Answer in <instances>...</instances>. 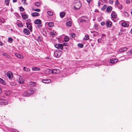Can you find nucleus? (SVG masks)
Masks as SVG:
<instances>
[{"mask_svg": "<svg viewBox=\"0 0 132 132\" xmlns=\"http://www.w3.org/2000/svg\"><path fill=\"white\" fill-rule=\"evenodd\" d=\"M35 92L34 89L30 88L26 91L22 93V95L24 96H29Z\"/></svg>", "mask_w": 132, "mask_h": 132, "instance_id": "obj_1", "label": "nucleus"}, {"mask_svg": "<svg viewBox=\"0 0 132 132\" xmlns=\"http://www.w3.org/2000/svg\"><path fill=\"white\" fill-rule=\"evenodd\" d=\"M74 8L75 10L79 9L81 6V3L79 0L74 3Z\"/></svg>", "mask_w": 132, "mask_h": 132, "instance_id": "obj_2", "label": "nucleus"}, {"mask_svg": "<svg viewBox=\"0 0 132 132\" xmlns=\"http://www.w3.org/2000/svg\"><path fill=\"white\" fill-rule=\"evenodd\" d=\"M62 52L60 50H56L54 52V55L56 57L58 58L60 56Z\"/></svg>", "mask_w": 132, "mask_h": 132, "instance_id": "obj_3", "label": "nucleus"}, {"mask_svg": "<svg viewBox=\"0 0 132 132\" xmlns=\"http://www.w3.org/2000/svg\"><path fill=\"white\" fill-rule=\"evenodd\" d=\"M17 81L20 84H23L24 82V80L23 79L22 77L19 75L18 77Z\"/></svg>", "mask_w": 132, "mask_h": 132, "instance_id": "obj_4", "label": "nucleus"}, {"mask_svg": "<svg viewBox=\"0 0 132 132\" xmlns=\"http://www.w3.org/2000/svg\"><path fill=\"white\" fill-rule=\"evenodd\" d=\"M79 20L80 22L82 23L87 21L88 18L85 16H83L79 18Z\"/></svg>", "mask_w": 132, "mask_h": 132, "instance_id": "obj_5", "label": "nucleus"}, {"mask_svg": "<svg viewBox=\"0 0 132 132\" xmlns=\"http://www.w3.org/2000/svg\"><path fill=\"white\" fill-rule=\"evenodd\" d=\"M46 71L48 73H50V72L54 73H56L57 70L54 69L52 70L50 69H47L46 70Z\"/></svg>", "mask_w": 132, "mask_h": 132, "instance_id": "obj_6", "label": "nucleus"}, {"mask_svg": "<svg viewBox=\"0 0 132 132\" xmlns=\"http://www.w3.org/2000/svg\"><path fill=\"white\" fill-rule=\"evenodd\" d=\"M7 75L8 77L10 79H11L13 77V75L12 72L10 71H9L7 73Z\"/></svg>", "mask_w": 132, "mask_h": 132, "instance_id": "obj_7", "label": "nucleus"}, {"mask_svg": "<svg viewBox=\"0 0 132 132\" xmlns=\"http://www.w3.org/2000/svg\"><path fill=\"white\" fill-rule=\"evenodd\" d=\"M55 48L58 49H60L62 50L63 49V47L62 44H56L55 45Z\"/></svg>", "mask_w": 132, "mask_h": 132, "instance_id": "obj_8", "label": "nucleus"}, {"mask_svg": "<svg viewBox=\"0 0 132 132\" xmlns=\"http://www.w3.org/2000/svg\"><path fill=\"white\" fill-rule=\"evenodd\" d=\"M16 23L17 25L19 27H22L23 26L22 23L19 20L17 21Z\"/></svg>", "mask_w": 132, "mask_h": 132, "instance_id": "obj_9", "label": "nucleus"}, {"mask_svg": "<svg viewBox=\"0 0 132 132\" xmlns=\"http://www.w3.org/2000/svg\"><path fill=\"white\" fill-rule=\"evenodd\" d=\"M26 23L27 26V27L31 31H32V27L31 25V23H28L27 22H26Z\"/></svg>", "mask_w": 132, "mask_h": 132, "instance_id": "obj_10", "label": "nucleus"}, {"mask_svg": "<svg viewBox=\"0 0 132 132\" xmlns=\"http://www.w3.org/2000/svg\"><path fill=\"white\" fill-rule=\"evenodd\" d=\"M23 32L25 34L27 35H29L30 34L29 30L27 28L24 29L23 30Z\"/></svg>", "mask_w": 132, "mask_h": 132, "instance_id": "obj_11", "label": "nucleus"}, {"mask_svg": "<svg viewBox=\"0 0 132 132\" xmlns=\"http://www.w3.org/2000/svg\"><path fill=\"white\" fill-rule=\"evenodd\" d=\"M42 82L44 83H48L51 82V80L48 79H43L42 80Z\"/></svg>", "mask_w": 132, "mask_h": 132, "instance_id": "obj_12", "label": "nucleus"}, {"mask_svg": "<svg viewBox=\"0 0 132 132\" xmlns=\"http://www.w3.org/2000/svg\"><path fill=\"white\" fill-rule=\"evenodd\" d=\"M127 49V48L126 47H124L120 49L119 50V52H120L122 53L126 51Z\"/></svg>", "mask_w": 132, "mask_h": 132, "instance_id": "obj_13", "label": "nucleus"}, {"mask_svg": "<svg viewBox=\"0 0 132 132\" xmlns=\"http://www.w3.org/2000/svg\"><path fill=\"white\" fill-rule=\"evenodd\" d=\"M34 23L36 24H40L42 23V21L39 19H37L34 21Z\"/></svg>", "mask_w": 132, "mask_h": 132, "instance_id": "obj_14", "label": "nucleus"}, {"mask_svg": "<svg viewBox=\"0 0 132 132\" xmlns=\"http://www.w3.org/2000/svg\"><path fill=\"white\" fill-rule=\"evenodd\" d=\"M2 55L5 57H7L9 59H10L11 58L10 56L6 53H3L2 54Z\"/></svg>", "mask_w": 132, "mask_h": 132, "instance_id": "obj_15", "label": "nucleus"}, {"mask_svg": "<svg viewBox=\"0 0 132 132\" xmlns=\"http://www.w3.org/2000/svg\"><path fill=\"white\" fill-rule=\"evenodd\" d=\"M118 60L116 59H113L110 60V63H114L117 62Z\"/></svg>", "mask_w": 132, "mask_h": 132, "instance_id": "obj_16", "label": "nucleus"}, {"mask_svg": "<svg viewBox=\"0 0 132 132\" xmlns=\"http://www.w3.org/2000/svg\"><path fill=\"white\" fill-rule=\"evenodd\" d=\"M111 16L113 18H115L117 17V15L115 12L114 11H112V14Z\"/></svg>", "mask_w": 132, "mask_h": 132, "instance_id": "obj_17", "label": "nucleus"}, {"mask_svg": "<svg viewBox=\"0 0 132 132\" xmlns=\"http://www.w3.org/2000/svg\"><path fill=\"white\" fill-rule=\"evenodd\" d=\"M112 10V7L111 6H109L106 8V11L109 13L111 12Z\"/></svg>", "mask_w": 132, "mask_h": 132, "instance_id": "obj_18", "label": "nucleus"}, {"mask_svg": "<svg viewBox=\"0 0 132 132\" xmlns=\"http://www.w3.org/2000/svg\"><path fill=\"white\" fill-rule=\"evenodd\" d=\"M15 55L16 57L22 59L23 58V56L22 55L17 53L15 54Z\"/></svg>", "mask_w": 132, "mask_h": 132, "instance_id": "obj_19", "label": "nucleus"}, {"mask_svg": "<svg viewBox=\"0 0 132 132\" xmlns=\"http://www.w3.org/2000/svg\"><path fill=\"white\" fill-rule=\"evenodd\" d=\"M22 17L24 19L28 18V15L26 14H22L21 15Z\"/></svg>", "mask_w": 132, "mask_h": 132, "instance_id": "obj_20", "label": "nucleus"}, {"mask_svg": "<svg viewBox=\"0 0 132 132\" xmlns=\"http://www.w3.org/2000/svg\"><path fill=\"white\" fill-rule=\"evenodd\" d=\"M112 24V22L110 21H107L106 22V25L108 27H110Z\"/></svg>", "mask_w": 132, "mask_h": 132, "instance_id": "obj_21", "label": "nucleus"}, {"mask_svg": "<svg viewBox=\"0 0 132 132\" xmlns=\"http://www.w3.org/2000/svg\"><path fill=\"white\" fill-rule=\"evenodd\" d=\"M31 15L33 17H35L38 16L39 14L37 12H34L31 13Z\"/></svg>", "mask_w": 132, "mask_h": 132, "instance_id": "obj_22", "label": "nucleus"}, {"mask_svg": "<svg viewBox=\"0 0 132 132\" xmlns=\"http://www.w3.org/2000/svg\"><path fill=\"white\" fill-rule=\"evenodd\" d=\"M65 15V12H61L60 14L61 18H63Z\"/></svg>", "mask_w": 132, "mask_h": 132, "instance_id": "obj_23", "label": "nucleus"}, {"mask_svg": "<svg viewBox=\"0 0 132 132\" xmlns=\"http://www.w3.org/2000/svg\"><path fill=\"white\" fill-rule=\"evenodd\" d=\"M71 23L70 21H69L66 23V25L67 27H70L71 25Z\"/></svg>", "mask_w": 132, "mask_h": 132, "instance_id": "obj_24", "label": "nucleus"}, {"mask_svg": "<svg viewBox=\"0 0 132 132\" xmlns=\"http://www.w3.org/2000/svg\"><path fill=\"white\" fill-rule=\"evenodd\" d=\"M0 82L3 85L6 84V82L2 78H0Z\"/></svg>", "mask_w": 132, "mask_h": 132, "instance_id": "obj_25", "label": "nucleus"}, {"mask_svg": "<svg viewBox=\"0 0 132 132\" xmlns=\"http://www.w3.org/2000/svg\"><path fill=\"white\" fill-rule=\"evenodd\" d=\"M122 26L124 27H127L128 26V25L126 23V22H123L122 23Z\"/></svg>", "mask_w": 132, "mask_h": 132, "instance_id": "obj_26", "label": "nucleus"}, {"mask_svg": "<svg viewBox=\"0 0 132 132\" xmlns=\"http://www.w3.org/2000/svg\"><path fill=\"white\" fill-rule=\"evenodd\" d=\"M32 69L33 71H39L40 70V69L37 67H33L32 68Z\"/></svg>", "mask_w": 132, "mask_h": 132, "instance_id": "obj_27", "label": "nucleus"}, {"mask_svg": "<svg viewBox=\"0 0 132 132\" xmlns=\"http://www.w3.org/2000/svg\"><path fill=\"white\" fill-rule=\"evenodd\" d=\"M30 85H32V86H34L36 85V82L31 81L30 82Z\"/></svg>", "mask_w": 132, "mask_h": 132, "instance_id": "obj_28", "label": "nucleus"}, {"mask_svg": "<svg viewBox=\"0 0 132 132\" xmlns=\"http://www.w3.org/2000/svg\"><path fill=\"white\" fill-rule=\"evenodd\" d=\"M5 22V19H4L3 18L0 17V22H2L3 23H4Z\"/></svg>", "mask_w": 132, "mask_h": 132, "instance_id": "obj_29", "label": "nucleus"}, {"mask_svg": "<svg viewBox=\"0 0 132 132\" xmlns=\"http://www.w3.org/2000/svg\"><path fill=\"white\" fill-rule=\"evenodd\" d=\"M23 70L24 71H30V69L29 68H27L26 67H24Z\"/></svg>", "mask_w": 132, "mask_h": 132, "instance_id": "obj_30", "label": "nucleus"}, {"mask_svg": "<svg viewBox=\"0 0 132 132\" xmlns=\"http://www.w3.org/2000/svg\"><path fill=\"white\" fill-rule=\"evenodd\" d=\"M119 9L122 10V9L123 6L122 5L120 4L117 6Z\"/></svg>", "mask_w": 132, "mask_h": 132, "instance_id": "obj_31", "label": "nucleus"}, {"mask_svg": "<svg viewBox=\"0 0 132 132\" xmlns=\"http://www.w3.org/2000/svg\"><path fill=\"white\" fill-rule=\"evenodd\" d=\"M47 13L48 14L50 15V16H52L53 14V12L51 11H48L47 12Z\"/></svg>", "mask_w": 132, "mask_h": 132, "instance_id": "obj_32", "label": "nucleus"}, {"mask_svg": "<svg viewBox=\"0 0 132 132\" xmlns=\"http://www.w3.org/2000/svg\"><path fill=\"white\" fill-rule=\"evenodd\" d=\"M64 40L65 42H68L69 40V38L68 36H65L64 37Z\"/></svg>", "mask_w": 132, "mask_h": 132, "instance_id": "obj_33", "label": "nucleus"}, {"mask_svg": "<svg viewBox=\"0 0 132 132\" xmlns=\"http://www.w3.org/2000/svg\"><path fill=\"white\" fill-rule=\"evenodd\" d=\"M48 25L50 27H52L53 26L54 24L52 22H50L48 23Z\"/></svg>", "mask_w": 132, "mask_h": 132, "instance_id": "obj_34", "label": "nucleus"}, {"mask_svg": "<svg viewBox=\"0 0 132 132\" xmlns=\"http://www.w3.org/2000/svg\"><path fill=\"white\" fill-rule=\"evenodd\" d=\"M9 84L10 85L12 86H15L16 85V84L14 82H10Z\"/></svg>", "mask_w": 132, "mask_h": 132, "instance_id": "obj_35", "label": "nucleus"}, {"mask_svg": "<svg viewBox=\"0 0 132 132\" xmlns=\"http://www.w3.org/2000/svg\"><path fill=\"white\" fill-rule=\"evenodd\" d=\"M10 0H5V3L6 5L7 6H9V2Z\"/></svg>", "mask_w": 132, "mask_h": 132, "instance_id": "obj_36", "label": "nucleus"}, {"mask_svg": "<svg viewBox=\"0 0 132 132\" xmlns=\"http://www.w3.org/2000/svg\"><path fill=\"white\" fill-rule=\"evenodd\" d=\"M107 6L106 5H105L101 9V10L103 11H104L105 9L106 8Z\"/></svg>", "mask_w": 132, "mask_h": 132, "instance_id": "obj_37", "label": "nucleus"}, {"mask_svg": "<svg viewBox=\"0 0 132 132\" xmlns=\"http://www.w3.org/2000/svg\"><path fill=\"white\" fill-rule=\"evenodd\" d=\"M35 5L36 6L38 7L40 6V3L39 2H36L35 3Z\"/></svg>", "mask_w": 132, "mask_h": 132, "instance_id": "obj_38", "label": "nucleus"}, {"mask_svg": "<svg viewBox=\"0 0 132 132\" xmlns=\"http://www.w3.org/2000/svg\"><path fill=\"white\" fill-rule=\"evenodd\" d=\"M89 38V36L88 35H86L85 36V37L84 38V39L85 40H87Z\"/></svg>", "mask_w": 132, "mask_h": 132, "instance_id": "obj_39", "label": "nucleus"}, {"mask_svg": "<svg viewBox=\"0 0 132 132\" xmlns=\"http://www.w3.org/2000/svg\"><path fill=\"white\" fill-rule=\"evenodd\" d=\"M62 44L63 45V46H68L69 45L68 43H64Z\"/></svg>", "mask_w": 132, "mask_h": 132, "instance_id": "obj_40", "label": "nucleus"}, {"mask_svg": "<svg viewBox=\"0 0 132 132\" xmlns=\"http://www.w3.org/2000/svg\"><path fill=\"white\" fill-rule=\"evenodd\" d=\"M123 13L124 15L127 17H128L129 16L128 13L126 12H124Z\"/></svg>", "mask_w": 132, "mask_h": 132, "instance_id": "obj_41", "label": "nucleus"}, {"mask_svg": "<svg viewBox=\"0 0 132 132\" xmlns=\"http://www.w3.org/2000/svg\"><path fill=\"white\" fill-rule=\"evenodd\" d=\"M32 10L33 11H37L38 12H39L40 11V10L39 9H32Z\"/></svg>", "mask_w": 132, "mask_h": 132, "instance_id": "obj_42", "label": "nucleus"}, {"mask_svg": "<svg viewBox=\"0 0 132 132\" xmlns=\"http://www.w3.org/2000/svg\"><path fill=\"white\" fill-rule=\"evenodd\" d=\"M13 40V39L12 38H9L8 41V42H10L11 43L12 42V41Z\"/></svg>", "mask_w": 132, "mask_h": 132, "instance_id": "obj_43", "label": "nucleus"}, {"mask_svg": "<svg viewBox=\"0 0 132 132\" xmlns=\"http://www.w3.org/2000/svg\"><path fill=\"white\" fill-rule=\"evenodd\" d=\"M78 46L81 48H82L83 47V44H82L79 43L78 45Z\"/></svg>", "mask_w": 132, "mask_h": 132, "instance_id": "obj_44", "label": "nucleus"}, {"mask_svg": "<svg viewBox=\"0 0 132 132\" xmlns=\"http://www.w3.org/2000/svg\"><path fill=\"white\" fill-rule=\"evenodd\" d=\"M71 35L72 38H74L76 36V34L74 33H72L71 34Z\"/></svg>", "mask_w": 132, "mask_h": 132, "instance_id": "obj_45", "label": "nucleus"}, {"mask_svg": "<svg viewBox=\"0 0 132 132\" xmlns=\"http://www.w3.org/2000/svg\"><path fill=\"white\" fill-rule=\"evenodd\" d=\"M120 4L119 2L118 1H116L115 3V5L117 6H118Z\"/></svg>", "mask_w": 132, "mask_h": 132, "instance_id": "obj_46", "label": "nucleus"}, {"mask_svg": "<svg viewBox=\"0 0 132 132\" xmlns=\"http://www.w3.org/2000/svg\"><path fill=\"white\" fill-rule=\"evenodd\" d=\"M19 9L20 10V11H24V8H23L22 7H20Z\"/></svg>", "mask_w": 132, "mask_h": 132, "instance_id": "obj_47", "label": "nucleus"}, {"mask_svg": "<svg viewBox=\"0 0 132 132\" xmlns=\"http://www.w3.org/2000/svg\"><path fill=\"white\" fill-rule=\"evenodd\" d=\"M97 41L98 42V43H102V40L101 39H97Z\"/></svg>", "mask_w": 132, "mask_h": 132, "instance_id": "obj_48", "label": "nucleus"}, {"mask_svg": "<svg viewBox=\"0 0 132 132\" xmlns=\"http://www.w3.org/2000/svg\"><path fill=\"white\" fill-rule=\"evenodd\" d=\"M43 35L45 36H46V34L45 31H43Z\"/></svg>", "mask_w": 132, "mask_h": 132, "instance_id": "obj_49", "label": "nucleus"}, {"mask_svg": "<svg viewBox=\"0 0 132 132\" xmlns=\"http://www.w3.org/2000/svg\"><path fill=\"white\" fill-rule=\"evenodd\" d=\"M94 33H95L93 35V36H97V35L98 34V32H95Z\"/></svg>", "mask_w": 132, "mask_h": 132, "instance_id": "obj_50", "label": "nucleus"}, {"mask_svg": "<svg viewBox=\"0 0 132 132\" xmlns=\"http://www.w3.org/2000/svg\"><path fill=\"white\" fill-rule=\"evenodd\" d=\"M27 21L28 22L27 23H31V20L30 19H28L27 20Z\"/></svg>", "mask_w": 132, "mask_h": 132, "instance_id": "obj_51", "label": "nucleus"}, {"mask_svg": "<svg viewBox=\"0 0 132 132\" xmlns=\"http://www.w3.org/2000/svg\"><path fill=\"white\" fill-rule=\"evenodd\" d=\"M105 23L103 22H101V24L102 26H104L105 25Z\"/></svg>", "mask_w": 132, "mask_h": 132, "instance_id": "obj_52", "label": "nucleus"}, {"mask_svg": "<svg viewBox=\"0 0 132 132\" xmlns=\"http://www.w3.org/2000/svg\"><path fill=\"white\" fill-rule=\"evenodd\" d=\"M109 2L111 4H112L113 3V0H109Z\"/></svg>", "mask_w": 132, "mask_h": 132, "instance_id": "obj_53", "label": "nucleus"}, {"mask_svg": "<svg viewBox=\"0 0 132 132\" xmlns=\"http://www.w3.org/2000/svg\"><path fill=\"white\" fill-rule=\"evenodd\" d=\"M42 25H38L37 26L38 28H41V27H42Z\"/></svg>", "mask_w": 132, "mask_h": 132, "instance_id": "obj_54", "label": "nucleus"}, {"mask_svg": "<svg viewBox=\"0 0 132 132\" xmlns=\"http://www.w3.org/2000/svg\"><path fill=\"white\" fill-rule=\"evenodd\" d=\"M90 0H86L87 2L88 3V4H89L90 3Z\"/></svg>", "mask_w": 132, "mask_h": 132, "instance_id": "obj_55", "label": "nucleus"}, {"mask_svg": "<svg viewBox=\"0 0 132 132\" xmlns=\"http://www.w3.org/2000/svg\"><path fill=\"white\" fill-rule=\"evenodd\" d=\"M126 3L127 4H129L130 3V2L128 1V0H126Z\"/></svg>", "mask_w": 132, "mask_h": 132, "instance_id": "obj_56", "label": "nucleus"}, {"mask_svg": "<svg viewBox=\"0 0 132 132\" xmlns=\"http://www.w3.org/2000/svg\"><path fill=\"white\" fill-rule=\"evenodd\" d=\"M3 45V44L1 41H0V45L2 46Z\"/></svg>", "mask_w": 132, "mask_h": 132, "instance_id": "obj_57", "label": "nucleus"}, {"mask_svg": "<svg viewBox=\"0 0 132 132\" xmlns=\"http://www.w3.org/2000/svg\"><path fill=\"white\" fill-rule=\"evenodd\" d=\"M95 32V31H90V32L92 33H94L95 32Z\"/></svg>", "mask_w": 132, "mask_h": 132, "instance_id": "obj_58", "label": "nucleus"}, {"mask_svg": "<svg viewBox=\"0 0 132 132\" xmlns=\"http://www.w3.org/2000/svg\"><path fill=\"white\" fill-rule=\"evenodd\" d=\"M38 39L40 40H42V39H41V37L39 36L38 37Z\"/></svg>", "mask_w": 132, "mask_h": 132, "instance_id": "obj_59", "label": "nucleus"}, {"mask_svg": "<svg viewBox=\"0 0 132 132\" xmlns=\"http://www.w3.org/2000/svg\"><path fill=\"white\" fill-rule=\"evenodd\" d=\"M129 52H130V53H132V48L131 50L129 51Z\"/></svg>", "mask_w": 132, "mask_h": 132, "instance_id": "obj_60", "label": "nucleus"}, {"mask_svg": "<svg viewBox=\"0 0 132 132\" xmlns=\"http://www.w3.org/2000/svg\"><path fill=\"white\" fill-rule=\"evenodd\" d=\"M122 32H119L118 33V35H121L122 34Z\"/></svg>", "mask_w": 132, "mask_h": 132, "instance_id": "obj_61", "label": "nucleus"}, {"mask_svg": "<svg viewBox=\"0 0 132 132\" xmlns=\"http://www.w3.org/2000/svg\"><path fill=\"white\" fill-rule=\"evenodd\" d=\"M26 0H22V2L24 1V4L26 2Z\"/></svg>", "mask_w": 132, "mask_h": 132, "instance_id": "obj_62", "label": "nucleus"}, {"mask_svg": "<svg viewBox=\"0 0 132 132\" xmlns=\"http://www.w3.org/2000/svg\"><path fill=\"white\" fill-rule=\"evenodd\" d=\"M13 2H16L17 1L16 0H13Z\"/></svg>", "mask_w": 132, "mask_h": 132, "instance_id": "obj_63", "label": "nucleus"}, {"mask_svg": "<svg viewBox=\"0 0 132 132\" xmlns=\"http://www.w3.org/2000/svg\"><path fill=\"white\" fill-rule=\"evenodd\" d=\"M98 6H99L100 5V3L98 1Z\"/></svg>", "mask_w": 132, "mask_h": 132, "instance_id": "obj_64", "label": "nucleus"}]
</instances>
